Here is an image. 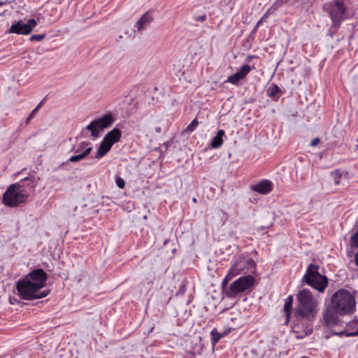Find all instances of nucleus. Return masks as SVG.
Returning <instances> with one entry per match:
<instances>
[{
  "mask_svg": "<svg viewBox=\"0 0 358 358\" xmlns=\"http://www.w3.org/2000/svg\"><path fill=\"white\" fill-rule=\"evenodd\" d=\"M296 305L294 310L296 322L294 331L299 332L303 328L306 335L313 331V324L320 310V300L315 297L310 289L304 288L300 290L296 296Z\"/></svg>",
  "mask_w": 358,
  "mask_h": 358,
  "instance_id": "1",
  "label": "nucleus"
},
{
  "mask_svg": "<svg viewBox=\"0 0 358 358\" xmlns=\"http://www.w3.org/2000/svg\"><path fill=\"white\" fill-rule=\"evenodd\" d=\"M355 299L345 289H338L331 297V304L323 312L325 326L330 327L337 324L338 315H350L355 310Z\"/></svg>",
  "mask_w": 358,
  "mask_h": 358,
  "instance_id": "2",
  "label": "nucleus"
},
{
  "mask_svg": "<svg viewBox=\"0 0 358 358\" xmlns=\"http://www.w3.org/2000/svg\"><path fill=\"white\" fill-rule=\"evenodd\" d=\"M47 274L43 269H36L16 282L18 295L24 300L45 297L49 292L40 291L45 284Z\"/></svg>",
  "mask_w": 358,
  "mask_h": 358,
  "instance_id": "3",
  "label": "nucleus"
},
{
  "mask_svg": "<svg viewBox=\"0 0 358 358\" xmlns=\"http://www.w3.org/2000/svg\"><path fill=\"white\" fill-rule=\"evenodd\" d=\"M36 185V182L29 177L10 185L3 194V203L8 207H16L25 203Z\"/></svg>",
  "mask_w": 358,
  "mask_h": 358,
  "instance_id": "4",
  "label": "nucleus"
},
{
  "mask_svg": "<svg viewBox=\"0 0 358 358\" xmlns=\"http://www.w3.org/2000/svg\"><path fill=\"white\" fill-rule=\"evenodd\" d=\"M256 263L251 257L244 255L234 257L231 266L222 280V287H224L229 280L238 275H245L248 273H254Z\"/></svg>",
  "mask_w": 358,
  "mask_h": 358,
  "instance_id": "5",
  "label": "nucleus"
},
{
  "mask_svg": "<svg viewBox=\"0 0 358 358\" xmlns=\"http://www.w3.org/2000/svg\"><path fill=\"white\" fill-rule=\"evenodd\" d=\"M320 266L317 264H310L302 278L306 282L320 293L324 292L328 285V279L325 275L319 273Z\"/></svg>",
  "mask_w": 358,
  "mask_h": 358,
  "instance_id": "6",
  "label": "nucleus"
},
{
  "mask_svg": "<svg viewBox=\"0 0 358 358\" xmlns=\"http://www.w3.org/2000/svg\"><path fill=\"white\" fill-rule=\"evenodd\" d=\"M255 278L251 274L245 275L236 279L229 286L223 287L224 294L228 298H234L240 293L250 290L253 287Z\"/></svg>",
  "mask_w": 358,
  "mask_h": 358,
  "instance_id": "7",
  "label": "nucleus"
},
{
  "mask_svg": "<svg viewBox=\"0 0 358 358\" xmlns=\"http://www.w3.org/2000/svg\"><path fill=\"white\" fill-rule=\"evenodd\" d=\"M324 9L329 13L334 27H339L341 22L348 19V7L343 0H332L324 6Z\"/></svg>",
  "mask_w": 358,
  "mask_h": 358,
  "instance_id": "8",
  "label": "nucleus"
},
{
  "mask_svg": "<svg viewBox=\"0 0 358 358\" xmlns=\"http://www.w3.org/2000/svg\"><path fill=\"white\" fill-rule=\"evenodd\" d=\"M114 122V118L110 113L104 115L100 118L96 119L88 124L85 130L90 131L91 136L97 138L100 133L106 128L110 127Z\"/></svg>",
  "mask_w": 358,
  "mask_h": 358,
  "instance_id": "9",
  "label": "nucleus"
},
{
  "mask_svg": "<svg viewBox=\"0 0 358 358\" xmlns=\"http://www.w3.org/2000/svg\"><path fill=\"white\" fill-rule=\"evenodd\" d=\"M36 24L34 19H29L27 22L19 20L10 26L8 33L27 35L32 31Z\"/></svg>",
  "mask_w": 358,
  "mask_h": 358,
  "instance_id": "10",
  "label": "nucleus"
},
{
  "mask_svg": "<svg viewBox=\"0 0 358 358\" xmlns=\"http://www.w3.org/2000/svg\"><path fill=\"white\" fill-rule=\"evenodd\" d=\"M93 147L90 142L81 141L76 147L75 155L69 159L70 162H78L85 159L92 151Z\"/></svg>",
  "mask_w": 358,
  "mask_h": 358,
  "instance_id": "11",
  "label": "nucleus"
},
{
  "mask_svg": "<svg viewBox=\"0 0 358 358\" xmlns=\"http://www.w3.org/2000/svg\"><path fill=\"white\" fill-rule=\"evenodd\" d=\"M251 71V67L248 64H244L233 75L229 76L226 80V83L233 85H238L239 81L243 79Z\"/></svg>",
  "mask_w": 358,
  "mask_h": 358,
  "instance_id": "12",
  "label": "nucleus"
},
{
  "mask_svg": "<svg viewBox=\"0 0 358 358\" xmlns=\"http://www.w3.org/2000/svg\"><path fill=\"white\" fill-rule=\"evenodd\" d=\"M273 182L269 180L264 179L259 182L252 186V190L261 194H266L273 189Z\"/></svg>",
  "mask_w": 358,
  "mask_h": 358,
  "instance_id": "13",
  "label": "nucleus"
},
{
  "mask_svg": "<svg viewBox=\"0 0 358 358\" xmlns=\"http://www.w3.org/2000/svg\"><path fill=\"white\" fill-rule=\"evenodd\" d=\"M152 21V17L150 13L147 12L144 13L141 18L136 23L134 28V31H140L144 29H145Z\"/></svg>",
  "mask_w": 358,
  "mask_h": 358,
  "instance_id": "14",
  "label": "nucleus"
},
{
  "mask_svg": "<svg viewBox=\"0 0 358 358\" xmlns=\"http://www.w3.org/2000/svg\"><path fill=\"white\" fill-rule=\"evenodd\" d=\"M121 138V131L117 128H114L111 131H110L107 134L103 137V140L106 141L111 146L113 145L114 143L118 142Z\"/></svg>",
  "mask_w": 358,
  "mask_h": 358,
  "instance_id": "15",
  "label": "nucleus"
},
{
  "mask_svg": "<svg viewBox=\"0 0 358 358\" xmlns=\"http://www.w3.org/2000/svg\"><path fill=\"white\" fill-rule=\"evenodd\" d=\"M112 146L103 139L100 143L97 151L95 153V158L97 159H101L103 156L106 155V153L110 150Z\"/></svg>",
  "mask_w": 358,
  "mask_h": 358,
  "instance_id": "16",
  "label": "nucleus"
},
{
  "mask_svg": "<svg viewBox=\"0 0 358 358\" xmlns=\"http://www.w3.org/2000/svg\"><path fill=\"white\" fill-rule=\"evenodd\" d=\"M279 93H282L278 85L272 83L267 89L266 94L269 97L273 98L274 101H278L279 99Z\"/></svg>",
  "mask_w": 358,
  "mask_h": 358,
  "instance_id": "17",
  "label": "nucleus"
},
{
  "mask_svg": "<svg viewBox=\"0 0 358 358\" xmlns=\"http://www.w3.org/2000/svg\"><path fill=\"white\" fill-rule=\"evenodd\" d=\"M224 136V131L222 129L219 130L217 132L215 136H214L210 142V146L213 148H218L223 143V136Z\"/></svg>",
  "mask_w": 358,
  "mask_h": 358,
  "instance_id": "18",
  "label": "nucleus"
},
{
  "mask_svg": "<svg viewBox=\"0 0 358 358\" xmlns=\"http://www.w3.org/2000/svg\"><path fill=\"white\" fill-rule=\"evenodd\" d=\"M292 305H293V296L292 295H289L286 298L285 302L284 304V312L287 317V319H289L291 316Z\"/></svg>",
  "mask_w": 358,
  "mask_h": 358,
  "instance_id": "19",
  "label": "nucleus"
},
{
  "mask_svg": "<svg viewBox=\"0 0 358 358\" xmlns=\"http://www.w3.org/2000/svg\"><path fill=\"white\" fill-rule=\"evenodd\" d=\"M224 335L225 333H220L217 331L216 328H213L210 331V338L212 345L215 346L220 341V340L224 336Z\"/></svg>",
  "mask_w": 358,
  "mask_h": 358,
  "instance_id": "20",
  "label": "nucleus"
},
{
  "mask_svg": "<svg viewBox=\"0 0 358 358\" xmlns=\"http://www.w3.org/2000/svg\"><path fill=\"white\" fill-rule=\"evenodd\" d=\"M199 122L196 120V119L193 120L192 122L186 127L185 131L188 133L192 132L195 130Z\"/></svg>",
  "mask_w": 358,
  "mask_h": 358,
  "instance_id": "21",
  "label": "nucleus"
},
{
  "mask_svg": "<svg viewBox=\"0 0 358 358\" xmlns=\"http://www.w3.org/2000/svg\"><path fill=\"white\" fill-rule=\"evenodd\" d=\"M350 244L352 248H358V231H356L351 236Z\"/></svg>",
  "mask_w": 358,
  "mask_h": 358,
  "instance_id": "22",
  "label": "nucleus"
},
{
  "mask_svg": "<svg viewBox=\"0 0 358 358\" xmlns=\"http://www.w3.org/2000/svg\"><path fill=\"white\" fill-rule=\"evenodd\" d=\"M45 37V34H34L32 35L29 40L31 41H42L44 38Z\"/></svg>",
  "mask_w": 358,
  "mask_h": 358,
  "instance_id": "23",
  "label": "nucleus"
},
{
  "mask_svg": "<svg viewBox=\"0 0 358 358\" xmlns=\"http://www.w3.org/2000/svg\"><path fill=\"white\" fill-rule=\"evenodd\" d=\"M115 184L120 189L124 188L125 185L124 179L118 176L115 178Z\"/></svg>",
  "mask_w": 358,
  "mask_h": 358,
  "instance_id": "24",
  "label": "nucleus"
},
{
  "mask_svg": "<svg viewBox=\"0 0 358 358\" xmlns=\"http://www.w3.org/2000/svg\"><path fill=\"white\" fill-rule=\"evenodd\" d=\"M338 334L339 335H345L346 336H358V329L355 331H352V332H346V331H341V332H339Z\"/></svg>",
  "mask_w": 358,
  "mask_h": 358,
  "instance_id": "25",
  "label": "nucleus"
},
{
  "mask_svg": "<svg viewBox=\"0 0 358 358\" xmlns=\"http://www.w3.org/2000/svg\"><path fill=\"white\" fill-rule=\"evenodd\" d=\"M194 20L197 21V22H203L206 19V15H199V16H196L194 17Z\"/></svg>",
  "mask_w": 358,
  "mask_h": 358,
  "instance_id": "26",
  "label": "nucleus"
},
{
  "mask_svg": "<svg viewBox=\"0 0 358 358\" xmlns=\"http://www.w3.org/2000/svg\"><path fill=\"white\" fill-rule=\"evenodd\" d=\"M38 110H37V108H34L28 116L27 122H29L30 120H31L34 117Z\"/></svg>",
  "mask_w": 358,
  "mask_h": 358,
  "instance_id": "27",
  "label": "nucleus"
},
{
  "mask_svg": "<svg viewBox=\"0 0 358 358\" xmlns=\"http://www.w3.org/2000/svg\"><path fill=\"white\" fill-rule=\"evenodd\" d=\"M277 3H278L276 2V3H275L273 6H271V8H270L267 11H266V13L264 15V16H263V17H262V18H263V20H264V18H266V17H268V15H269V13H270L271 10L273 9V8L274 6L277 7V6H275ZM275 8H275L274 9H275Z\"/></svg>",
  "mask_w": 358,
  "mask_h": 358,
  "instance_id": "28",
  "label": "nucleus"
},
{
  "mask_svg": "<svg viewBox=\"0 0 358 358\" xmlns=\"http://www.w3.org/2000/svg\"><path fill=\"white\" fill-rule=\"evenodd\" d=\"M320 142V138H313L311 142H310V145L311 146H316Z\"/></svg>",
  "mask_w": 358,
  "mask_h": 358,
  "instance_id": "29",
  "label": "nucleus"
},
{
  "mask_svg": "<svg viewBox=\"0 0 358 358\" xmlns=\"http://www.w3.org/2000/svg\"><path fill=\"white\" fill-rule=\"evenodd\" d=\"M42 103H43V101H41L35 108H37V110H38L39 108L41 106Z\"/></svg>",
  "mask_w": 358,
  "mask_h": 358,
  "instance_id": "30",
  "label": "nucleus"
},
{
  "mask_svg": "<svg viewBox=\"0 0 358 358\" xmlns=\"http://www.w3.org/2000/svg\"><path fill=\"white\" fill-rule=\"evenodd\" d=\"M155 131L157 133H160L161 132V127H156L155 128Z\"/></svg>",
  "mask_w": 358,
  "mask_h": 358,
  "instance_id": "31",
  "label": "nucleus"
},
{
  "mask_svg": "<svg viewBox=\"0 0 358 358\" xmlns=\"http://www.w3.org/2000/svg\"><path fill=\"white\" fill-rule=\"evenodd\" d=\"M334 183H335L336 185H338V184H339V177H338V178H336V179H335V182H334Z\"/></svg>",
  "mask_w": 358,
  "mask_h": 358,
  "instance_id": "32",
  "label": "nucleus"
},
{
  "mask_svg": "<svg viewBox=\"0 0 358 358\" xmlns=\"http://www.w3.org/2000/svg\"><path fill=\"white\" fill-rule=\"evenodd\" d=\"M262 20H263V18H262V19H261V20L257 22V27H258V26L261 24V22H262Z\"/></svg>",
  "mask_w": 358,
  "mask_h": 358,
  "instance_id": "33",
  "label": "nucleus"
},
{
  "mask_svg": "<svg viewBox=\"0 0 358 358\" xmlns=\"http://www.w3.org/2000/svg\"><path fill=\"white\" fill-rule=\"evenodd\" d=\"M192 201H193V202L196 203V198H193Z\"/></svg>",
  "mask_w": 358,
  "mask_h": 358,
  "instance_id": "34",
  "label": "nucleus"
},
{
  "mask_svg": "<svg viewBox=\"0 0 358 358\" xmlns=\"http://www.w3.org/2000/svg\"><path fill=\"white\" fill-rule=\"evenodd\" d=\"M1 5H3V3H2V2H0V6H1Z\"/></svg>",
  "mask_w": 358,
  "mask_h": 358,
  "instance_id": "35",
  "label": "nucleus"
},
{
  "mask_svg": "<svg viewBox=\"0 0 358 358\" xmlns=\"http://www.w3.org/2000/svg\"><path fill=\"white\" fill-rule=\"evenodd\" d=\"M302 358H308V357H303Z\"/></svg>",
  "mask_w": 358,
  "mask_h": 358,
  "instance_id": "36",
  "label": "nucleus"
},
{
  "mask_svg": "<svg viewBox=\"0 0 358 358\" xmlns=\"http://www.w3.org/2000/svg\"><path fill=\"white\" fill-rule=\"evenodd\" d=\"M357 142H358V139H357Z\"/></svg>",
  "mask_w": 358,
  "mask_h": 358,
  "instance_id": "37",
  "label": "nucleus"
}]
</instances>
